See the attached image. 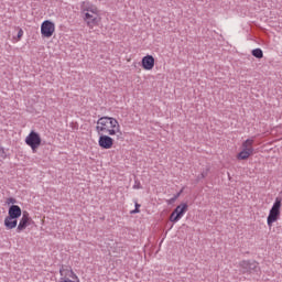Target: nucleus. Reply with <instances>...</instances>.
Instances as JSON below:
<instances>
[{"mask_svg":"<svg viewBox=\"0 0 282 282\" xmlns=\"http://www.w3.org/2000/svg\"><path fill=\"white\" fill-rule=\"evenodd\" d=\"M181 193H177L176 195H174L171 199H170V204H173V202H175L177 199V197H180Z\"/></svg>","mask_w":282,"mask_h":282,"instance_id":"nucleus-21","label":"nucleus"},{"mask_svg":"<svg viewBox=\"0 0 282 282\" xmlns=\"http://www.w3.org/2000/svg\"><path fill=\"white\" fill-rule=\"evenodd\" d=\"M239 268L242 274H254L259 272V263L254 260H242L239 262Z\"/></svg>","mask_w":282,"mask_h":282,"instance_id":"nucleus-4","label":"nucleus"},{"mask_svg":"<svg viewBox=\"0 0 282 282\" xmlns=\"http://www.w3.org/2000/svg\"><path fill=\"white\" fill-rule=\"evenodd\" d=\"M252 153H254V149L242 148V151H240L238 154V160H248Z\"/></svg>","mask_w":282,"mask_h":282,"instance_id":"nucleus-14","label":"nucleus"},{"mask_svg":"<svg viewBox=\"0 0 282 282\" xmlns=\"http://www.w3.org/2000/svg\"><path fill=\"white\" fill-rule=\"evenodd\" d=\"M281 206L282 199L281 197H276L267 217V225L269 228H272V224L279 221L281 217Z\"/></svg>","mask_w":282,"mask_h":282,"instance_id":"nucleus-3","label":"nucleus"},{"mask_svg":"<svg viewBox=\"0 0 282 282\" xmlns=\"http://www.w3.org/2000/svg\"><path fill=\"white\" fill-rule=\"evenodd\" d=\"M82 14L83 20L90 30H94V28L100 23V13L98 12V8L89 1L83 2Z\"/></svg>","mask_w":282,"mask_h":282,"instance_id":"nucleus-1","label":"nucleus"},{"mask_svg":"<svg viewBox=\"0 0 282 282\" xmlns=\"http://www.w3.org/2000/svg\"><path fill=\"white\" fill-rule=\"evenodd\" d=\"M59 282L62 281H70L69 279H76V273H74V270H72V267L62 265L59 268Z\"/></svg>","mask_w":282,"mask_h":282,"instance_id":"nucleus-7","label":"nucleus"},{"mask_svg":"<svg viewBox=\"0 0 282 282\" xmlns=\"http://www.w3.org/2000/svg\"><path fill=\"white\" fill-rule=\"evenodd\" d=\"M22 212L19 205H11L8 210V217L10 219H19L21 217Z\"/></svg>","mask_w":282,"mask_h":282,"instance_id":"nucleus-12","label":"nucleus"},{"mask_svg":"<svg viewBox=\"0 0 282 282\" xmlns=\"http://www.w3.org/2000/svg\"><path fill=\"white\" fill-rule=\"evenodd\" d=\"M18 218H10V216H7L4 218V226L7 228V230H12L14 228H17L19 220H17Z\"/></svg>","mask_w":282,"mask_h":282,"instance_id":"nucleus-13","label":"nucleus"},{"mask_svg":"<svg viewBox=\"0 0 282 282\" xmlns=\"http://www.w3.org/2000/svg\"><path fill=\"white\" fill-rule=\"evenodd\" d=\"M252 56L254 58H262L263 57V51L261 48H254L251 51Z\"/></svg>","mask_w":282,"mask_h":282,"instance_id":"nucleus-15","label":"nucleus"},{"mask_svg":"<svg viewBox=\"0 0 282 282\" xmlns=\"http://www.w3.org/2000/svg\"><path fill=\"white\" fill-rule=\"evenodd\" d=\"M140 204L135 203L134 204V209L130 212L131 215H135L138 213H140Z\"/></svg>","mask_w":282,"mask_h":282,"instance_id":"nucleus-18","label":"nucleus"},{"mask_svg":"<svg viewBox=\"0 0 282 282\" xmlns=\"http://www.w3.org/2000/svg\"><path fill=\"white\" fill-rule=\"evenodd\" d=\"M132 188H134V191L142 189V183H140V180H138V178L134 180V184H133Z\"/></svg>","mask_w":282,"mask_h":282,"instance_id":"nucleus-17","label":"nucleus"},{"mask_svg":"<svg viewBox=\"0 0 282 282\" xmlns=\"http://www.w3.org/2000/svg\"><path fill=\"white\" fill-rule=\"evenodd\" d=\"M54 23L50 20H45L41 25V34L42 36H45V39H50L52 34H54Z\"/></svg>","mask_w":282,"mask_h":282,"instance_id":"nucleus-8","label":"nucleus"},{"mask_svg":"<svg viewBox=\"0 0 282 282\" xmlns=\"http://www.w3.org/2000/svg\"><path fill=\"white\" fill-rule=\"evenodd\" d=\"M6 204H8V206H10V204H17V198L14 197H9L6 202Z\"/></svg>","mask_w":282,"mask_h":282,"instance_id":"nucleus-20","label":"nucleus"},{"mask_svg":"<svg viewBox=\"0 0 282 282\" xmlns=\"http://www.w3.org/2000/svg\"><path fill=\"white\" fill-rule=\"evenodd\" d=\"M207 176H208V170H206L205 172H202L200 175L197 176V181L199 182V180H204Z\"/></svg>","mask_w":282,"mask_h":282,"instance_id":"nucleus-19","label":"nucleus"},{"mask_svg":"<svg viewBox=\"0 0 282 282\" xmlns=\"http://www.w3.org/2000/svg\"><path fill=\"white\" fill-rule=\"evenodd\" d=\"M98 145L100 149L109 150L113 147V139L107 134H101L98 139Z\"/></svg>","mask_w":282,"mask_h":282,"instance_id":"nucleus-10","label":"nucleus"},{"mask_svg":"<svg viewBox=\"0 0 282 282\" xmlns=\"http://www.w3.org/2000/svg\"><path fill=\"white\" fill-rule=\"evenodd\" d=\"M186 210H188V205L186 203L178 205L171 214L170 221L177 224V221L184 217Z\"/></svg>","mask_w":282,"mask_h":282,"instance_id":"nucleus-6","label":"nucleus"},{"mask_svg":"<svg viewBox=\"0 0 282 282\" xmlns=\"http://www.w3.org/2000/svg\"><path fill=\"white\" fill-rule=\"evenodd\" d=\"M0 153H3V148H0Z\"/></svg>","mask_w":282,"mask_h":282,"instance_id":"nucleus-23","label":"nucleus"},{"mask_svg":"<svg viewBox=\"0 0 282 282\" xmlns=\"http://www.w3.org/2000/svg\"><path fill=\"white\" fill-rule=\"evenodd\" d=\"M252 144H254V139H247L242 143V149H254V148H252Z\"/></svg>","mask_w":282,"mask_h":282,"instance_id":"nucleus-16","label":"nucleus"},{"mask_svg":"<svg viewBox=\"0 0 282 282\" xmlns=\"http://www.w3.org/2000/svg\"><path fill=\"white\" fill-rule=\"evenodd\" d=\"M25 144L32 149L33 153H36V149L41 147V134L35 131H31L25 138Z\"/></svg>","mask_w":282,"mask_h":282,"instance_id":"nucleus-5","label":"nucleus"},{"mask_svg":"<svg viewBox=\"0 0 282 282\" xmlns=\"http://www.w3.org/2000/svg\"><path fill=\"white\" fill-rule=\"evenodd\" d=\"M141 63L143 69H147L148 72L155 67V58L153 57V55H147L142 57Z\"/></svg>","mask_w":282,"mask_h":282,"instance_id":"nucleus-11","label":"nucleus"},{"mask_svg":"<svg viewBox=\"0 0 282 282\" xmlns=\"http://www.w3.org/2000/svg\"><path fill=\"white\" fill-rule=\"evenodd\" d=\"M97 133H108V135H116V133L120 132V123L118 119L113 117H100L97 120L96 126Z\"/></svg>","mask_w":282,"mask_h":282,"instance_id":"nucleus-2","label":"nucleus"},{"mask_svg":"<svg viewBox=\"0 0 282 282\" xmlns=\"http://www.w3.org/2000/svg\"><path fill=\"white\" fill-rule=\"evenodd\" d=\"M31 221H32V217H30V213L23 212L22 217L17 227V232H23V230H25L28 226H30Z\"/></svg>","mask_w":282,"mask_h":282,"instance_id":"nucleus-9","label":"nucleus"},{"mask_svg":"<svg viewBox=\"0 0 282 282\" xmlns=\"http://www.w3.org/2000/svg\"><path fill=\"white\" fill-rule=\"evenodd\" d=\"M22 36H23V29H19L18 39H22Z\"/></svg>","mask_w":282,"mask_h":282,"instance_id":"nucleus-22","label":"nucleus"}]
</instances>
